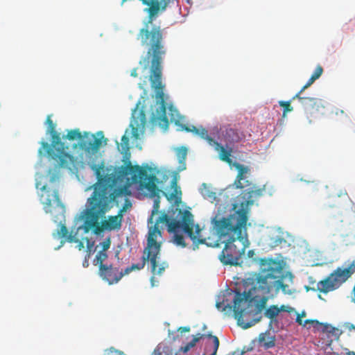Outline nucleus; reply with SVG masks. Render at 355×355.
<instances>
[{
    "label": "nucleus",
    "instance_id": "obj_49",
    "mask_svg": "<svg viewBox=\"0 0 355 355\" xmlns=\"http://www.w3.org/2000/svg\"><path fill=\"white\" fill-rule=\"evenodd\" d=\"M333 333L340 335L341 332H339V329L337 328H333Z\"/></svg>",
    "mask_w": 355,
    "mask_h": 355
},
{
    "label": "nucleus",
    "instance_id": "obj_42",
    "mask_svg": "<svg viewBox=\"0 0 355 355\" xmlns=\"http://www.w3.org/2000/svg\"><path fill=\"white\" fill-rule=\"evenodd\" d=\"M296 322H297L300 325H302V326L304 327V321L302 320V317H301V315H300V314H298V315H297V316Z\"/></svg>",
    "mask_w": 355,
    "mask_h": 355
},
{
    "label": "nucleus",
    "instance_id": "obj_22",
    "mask_svg": "<svg viewBox=\"0 0 355 355\" xmlns=\"http://www.w3.org/2000/svg\"><path fill=\"white\" fill-rule=\"evenodd\" d=\"M204 337H205V334H198L197 335L193 336V339L190 342L187 343L185 345V346L182 347L180 348V350L182 351L183 352H187L192 347H193L200 339H202Z\"/></svg>",
    "mask_w": 355,
    "mask_h": 355
},
{
    "label": "nucleus",
    "instance_id": "obj_37",
    "mask_svg": "<svg viewBox=\"0 0 355 355\" xmlns=\"http://www.w3.org/2000/svg\"><path fill=\"white\" fill-rule=\"evenodd\" d=\"M140 123L139 125L144 126L146 123V115L145 113L143 111L140 112ZM139 125V124H137Z\"/></svg>",
    "mask_w": 355,
    "mask_h": 355
},
{
    "label": "nucleus",
    "instance_id": "obj_53",
    "mask_svg": "<svg viewBox=\"0 0 355 355\" xmlns=\"http://www.w3.org/2000/svg\"><path fill=\"white\" fill-rule=\"evenodd\" d=\"M348 355H355V352L352 351L348 352Z\"/></svg>",
    "mask_w": 355,
    "mask_h": 355
},
{
    "label": "nucleus",
    "instance_id": "obj_56",
    "mask_svg": "<svg viewBox=\"0 0 355 355\" xmlns=\"http://www.w3.org/2000/svg\"><path fill=\"white\" fill-rule=\"evenodd\" d=\"M169 110H170L171 111H173V107H172V106H171V107H169Z\"/></svg>",
    "mask_w": 355,
    "mask_h": 355
},
{
    "label": "nucleus",
    "instance_id": "obj_32",
    "mask_svg": "<svg viewBox=\"0 0 355 355\" xmlns=\"http://www.w3.org/2000/svg\"><path fill=\"white\" fill-rule=\"evenodd\" d=\"M110 245H111V240H110V238L108 237L107 239H105L102 243H101V245H102V251H105L106 252L110 247Z\"/></svg>",
    "mask_w": 355,
    "mask_h": 355
},
{
    "label": "nucleus",
    "instance_id": "obj_38",
    "mask_svg": "<svg viewBox=\"0 0 355 355\" xmlns=\"http://www.w3.org/2000/svg\"><path fill=\"white\" fill-rule=\"evenodd\" d=\"M315 81V80L310 77L307 83L302 87V91H304L306 89L310 87Z\"/></svg>",
    "mask_w": 355,
    "mask_h": 355
},
{
    "label": "nucleus",
    "instance_id": "obj_6",
    "mask_svg": "<svg viewBox=\"0 0 355 355\" xmlns=\"http://www.w3.org/2000/svg\"><path fill=\"white\" fill-rule=\"evenodd\" d=\"M50 134L52 139V147H50L47 142L43 141L42 143V148L39 149V153L42 154L43 150L46 151L49 157L53 160L56 163V166L60 168L71 169L75 166L78 162V159L67 152L69 150V148L61 141L60 134L56 130L50 132Z\"/></svg>",
    "mask_w": 355,
    "mask_h": 355
},
{
    "label": "nucleus",
    "instance_id": "obj_44",
    "mask_svg": "<svg viewBox=\"0 0 355 355\" xmlns=\"http://www.w3.org/2000/svg\"><path fill=\"white\" fill-rule=\"evenodd\" d=\"M59 179V175H53L51 179H50V182L51 184H54L55 183V182H57Z\"/></svg>",
    "mask_w": 355,
    "mask_h": 355
},
{
    "label": "nucleus",
    "instance_id": "obj_19",
    "mask_svg": "<svg viewBox=\"0 0 355 355\" xmlns=\"http://www.w3.org/2000/svg\"><path fill=\"white\" fill-rule=\"evenodd\" d=\"M55 238H63L66 239V240L69 242H76L78 239H76L75 236H73L71 233L69 234V231L64 224H61L60 226V229L53 234Z\"/></svg>",
    "mask_w": 355,
    "mask_h": 355
},
{
    "label": "nucleus",
    "instance_id": "obj_10",
    "mask_svg": "<svg viewBox=\"0 0 355 355\" xmlns=\"http://www.w3.org/2000/svg\"><path fill=\"white\" fill-rule=\"evenodd\" d=\"M100 276L109 284L117 283L124 275L123 272H119L118 268L112 266L101 265L99 268Z\"/></svg>",
    "mask_w": 355,
    "mask_h": 355
},
{
    "label": "nucleus",
    "instance_id": "obj_5",
    "mask_svg": "<svg viewBox=\"0 0 355 355\" xmlns=\"http://www.w3.org/2000/svg\"><path fill=\"white\" fill-rule=\"evenodd\" d=\"M160 223L167 225L169 232H176L179 229H182L194 243H205L206 239L200 236L201 230L199 225H196V232H193V216L189 211H184L183 212L181 220H171L167 214H162L156 220L155 225L149 228L147 238L148 241L150 236H152L155 246H159L160 250L161 243L157 241L158 236H162V232L159 227V224Z\"/></svg>",
    "mask_w": 355,
    "mask_h": 355
},
{
    "label": "nucleus",
    "instance_id": "obj_14",
    "mask_svg": "<svg viewBox=\"0 0 355 355\" xmlns=\"http://www.w3.org/2000/svg\"><path fill=\"white\" fill-rule=\"evenodd\" d=\"M216 151L219 152V158L220 160L231 164L232 160L231 159L232 153V148L226 145V148L223 146L220 143L216 141L213 146Z\"/></svg>",
    "mask_w": 355,
    "mask_h": 355
},
{
    "label": "nucleus",
    "instance_id": "obj_58",
    "mask_svg": "<svg viewBox=\"0 0 355 355\" xmlns=\"http://www.w3.org/2000/svg\"><path fill=\"white\" fill-rule=\"evenodd\" d=\"M243 352H241V355H243Z\"/></svg>",
    "mask_w": 355,
    "mask_h": 355
},
{
    "label": "nucleus",
    "instance_id": "obj_51",
    "mask_svg": "<svg viewBox=\"0 0 355 355\" xmlns=\"http://www.w3.org/2000/svg\"><path fill=\"white\" fill-rule=\"evenodd\" d=\"M247 204L248 205H252L253 204V200H247Z\"/></svg>",
    "mask_w": 355,
    "mask_h": 355
},
{
    "label": "nucleus",
    "instance_id": "obj_17",
    "mask_svg": "<svg viewBox=\"0 0 355 355\" xmlns=\"http://www.w3.org/2000/svg\"><path fill=\"white\" fill-rule=\"evenodd\" d=\"M240 139L239 132L233 128H226L225 130L222 132L221 140L225 142L226 145H232L239 142Z\"/></svg>",
    "mask_w": 355,
    "mask_h": 355
},
{
    "label": "nucleus",
    "instance_id": "obj_23",
    "mask_svg": "<svg viewBox=\"0 0 355 355\" xmlns=\"http://www.w3.org/2000/svg\"><path fill=\"white\" fill-rule=\"evenodd\" d=\"M171 187L173 189V191L170 194V198L174 199L176 201L180 200L181 199L182 191L177 184V180L175 178L173 179L171 181Z\"/></svg>",
    "mask_w": 355,
    "mask_h": 355
},
{
    "label": "nucleus",
    "instance_id": "obj_48",
    "mask_svg": "<svg viewBox=\"0 0 355 355\" xmlns=\"http://www.w3.org/2000/svg\"><path fill=\"white\" fill-rule=\"evenodd\" d=\"M254 254V250H249V251L248 252V257H252Z\"/></svg>",
    "mask_w": 355,
    "mask_h": 355
},
{
    "label": "nucleus",
    "instance_id": "obj_41",
    "mask_svg": "<svg viewBox=\"0 0 355 355\" xmlns=\"http://www.w3.org/2000/svg\"><path fill=\"white\" fill-rule=\"evenodd\" d=\"M178 331H180L181 334L189 332L190 327H180L178 329Z\"/></svg>",
    "mask_w": 355,
    "mask_h": 355
},
{
    "label": "nucleus",
    "instance_id": "obj_3",
    "mask_svg": "<svg viewBox=\"0 0 355 355\" xmlns=\"http://www.w3.org/2000/svg\"><path fill=\"white\" fill-rule=\"evenodd\" d=\"M247 211L240 209L227 217L214 216L211 219L213 230L225 246L218 255L225 266H238L249 245L245 230Z\"/></svg>",
    "mask_w": 355,
    "mask_h": 355
},
{
    "label": "nucleus",
    "instance_id": "obj_39",
    "mask_svg": "<svg viewBox=\"0 0 355 355\" xmlns=\"http://www.w3.org/2000/svg\"><path fill=\"white\" fill-rule=\"evenodd\" d=\"M349 331H355V326L349 322H345L343 325Z\"/></svg>",
    "mask_w": 355,
    "mask_h": 355
},
{
    "label": "nucleus",
    "instance_id": "obj_20",
    "mask_svg": "<svg viewBox=\"0 0 355 355\" xmlns=\"http://www.w3.org/2000/svg\"><path fill=\"white\" fill-rule=\"evenodd\" d=\"M259 342L262 344L265 349H270L275 345V338L269 333H261L259 336Z\"/></svg>",
    "mask_w": 355,
    "mask_h": 355
},
{
    "label": "nucleus",
    "instance_id": "obj_35",
    "mask_svg": "<svg viewBox=\"0 0 355 355\" xmlns=\"http://www.w3.org/2000/svg\"><path fill=\"white\" fill-rule=\"evenodd\" d=\"M263 190L262 189H257V190H252L249 192L250 197H259L262 195Z\"/></svg>",
    "mask_w": 355,
    "mask_h": 355
},
{
    "label": "nucleus",
    "instance_id": "obj_11",
    "mask_svg": "<svg viewBox=\"0 0 355 355\" xmlns=\"http://www.w3.org/2000/svg\"><path fill=\"white\" fill-rule=\"evenodd\" d=\"M234 166L238 170V174L234 181L236 187L237 189H243L249 187L251 183L249 180H246V174L250 171L249 168L238 162L234 163Z\"/></svg>",
    "mask_w": 355,
    "mask_h": 355
},
{
    "label": "nucleus",
    "instance_id": "obj_26",
    "mask_svg": "<svg viewBox=\"0 0 355 355\" xmlns=\"http://www.w3.org/2000/svg\"><path fill=\"white\" fill-rule=\"evenodd\" d=\"M129 141H130L129 137L126 135H124L122 136L121 144V153H124L125 155L128 154V152H129V150H130Z\"/></svg>",
    "mask_w": 355,
    "mask_h": 355
},
{
    "label": "nucleus",
    "instance_id": "obj_28",
    "mask_svg": "<svg viewBox=\"0 0 355 355\" xmlns=\"http://www.w3.org/2000/svg\"><path fill=\"white\" fill-rule=\"evenodd\" d=\"M279 105L284 107L283 116H286V113L293 111V107L291 105L290 101H279Z\"/></svg>",
    "mask_w": 355,
    "mask_h": 355
},
{
    "label": "nucleus",
    "instance_id": "obj_52",
    "mask_svg": "<svg viewBox=\"0 0 355 355\" xmlns=\"http://www.w3.org/2000/svg\"><path fill=\"white\" fill-rule=\"evenodd\" d=\"M175 118H174V116H173V114H171V121H175Z\"/></svg>",
    "mask_w": 355,
    "mask_h": 355
},
{
    "label": "nucleus",
    "instance_id": "obj_13",
    "mask_svg": "<svg viewBox=\"0 0 355 355\" xmlns=\"http://www.w3.org/2000/svg\"><path fill=\"white\" fill-rule=\"evenodd\" d=\"M290 309L289 306L285 305H282L280 307H278L277 305H271L264 311L263 314L266 318L270 320L269 324L271 326L272 322L276 320V318L280 312H289Z\"/></svg>",
    "mask_w": 355,
    "mask_h": 355
},
{
    "label": "nucleus",
    "instance_id": "obj_18",
    "mask_svg": "<svg viewBox=\"0 0 355 355\" xmlns=\"http://www.w3.org/2000/svg\"><path fill=\"white\" fill-rule=\"evenodd\" d=\"M206 337L211 339L213 343L207 342L205 348V353L202 355H216L219 347V340L217 336L211 334H205Z\"/></svg>",
    "mask_w": 355,
    "mask_h": 355
},
{
    "label": "nucleus",
    "instance_id": "obj_29",
    "mask_svg": "<svg viewBox=\"0 0 355 355\" xmlns=\"http://www.w3.org/2000/svg\"><path fill=\"white\" fill-rule=\"evenodd\" d=\"M46 124L47 125V130L49 133L55 131L56 125L52 121L50 115L46 117Z\"/></svg>",
    "mask_w": 355,
    "mask_h": 355
},
{
    "label": "nucleus",
    "instance_id": "obj_24",
    "mask_svg": "<svg viewBox=\"0 0 355 355\" xmlns=\"http://www.w3.org/2000/svg\"><path fill=\"white\" fill-rule=\"evenodd\" d=\"M176 155L179 160V162L184 165L182 170L185 169V160L187 155V149L185 147H180L176 149Z\"/></svg>",
    "mask_w": 355,
    "mask_h": 355
},
{
    "label": "nucleus",
    "instance_id": "obj_30",
    "mask_svg": "<svg viewBox=\"0 0 355 355\" xmlns=\"http://www.w3.org/2000/svg\"><path fill=\"white\" fill-rule=\"evenodd\" d=\"M322 72H323V69L322 67L320 66V65H318L317 66V67L315 68L313 73L311 75V78L316 80L317 79H318L322 74Z\"/></svg>",
    "mask_w": 355,
    "mask_h": 355
},
{
    "label": "nucleus",
    "instance_id": "obj_55",
    "mask_svg": "<svg viewBox=\"0 0 355 355\" xmlns=\"http://www.w3.org/2000/svg\"><path fill=\"white\" fill-rule=\"evenodd\" d=\"M318 298L322 300V296L320 295H318Z\"/></svg>",
    "mask_w": 355,
    "mask_h": 355
},
{
    "label": "nucleus",
    "instance_id": "obj_47",
    "mask_svg": "<svg viewBox=\"0 0 355 355\" xmlns=\"http://www.w3.org/2000/svg\"><path fill=\"white\" fill-rule=\"evenodd\" d=\"M77 242H78V249L80 250L82 248H84V244L83 242L79 241L78 240Z\"/></svg>",
    "mask_w": 355,
    "mask_h": 355
},
{
    "label": "nucleus",
    "instance_id": "obj_1",
    "mask_svg": "<svg viewBox=\"0 0 355 355\" xmlns=\"http://www.w3.org/2000/svg\"><path fill=\"white\" fill-rule=\"evenodd\" d=\"M91 168L94 171L97 181L93 184L94 191L87 199L88 207L83 212V228L85 232L92 230L96 235L104 231L119 230L121 227L123 214L125 207H123L116 216L105 218L115 204L119 205V199L131 195L130 184H121L116 172L105 174V165L93 164Z\"/></svg>",
    "mask_w": 355,
    "mask_h": 355
},
{
    "label": "nucleus",
    "instance_id": "obj_36",
    "mask_svg": "<svg viewBox=\"0 0 355 355\" xmlns=\"http://www.w3.org/2000/svg\"><path fill=\"white\" fill-rule=\"evenodd\" d=\"M349 270V277L355 272V259L353 260L349 266L345 268Z\"/></svg>",
    "mask_w": 355,
    "mask_h": 355
},
{
    "label": "nucleus",
    "instance_id": "obj_45",
    "mask_svg": "<svg viewBox=\"0 0 355 355\" xmlns=\"http://www.w3.org/2000/svg\"><path fill=\"white\" fill-rule=\"evenodd\" d=\"M130 76L132 77H135V78L137 77V76H138L137 68H134L133 69H132Z\"/></svg>",
    "mask_w": 355,
    "mask_h": 355
},
{
    "label": "nucleus",
    "instance_id": "obj_12",
    "mask_svg": "<svg viewBox=\"0 0 355 355\" xmlns=\"http://www.w3.org/2000/svg\"><path fill=\"white\" fill-rule=\"evenodd\" d=\"M338 287L336 286V283L333 280L332 277L329 275L328 277L324 278V279L318 282L316 285V288H306V291L309 289L313 291H319L320 293H322L324 294L328 293L329 292L333 291L337 289Z\"/></svg>",
    "mask_w": 355,
    "mask_h": 355
},
{
    "label": "nucleus",
    "instance_id": "obj_31",
    "mask_svg": "<svg viewBox=\"0 0 355 355\" xmlns=\"http://www.w3.org/2000/svg\"><path fill=\"white\" fill-rule=\"evenodd\" d=\"M175 243L182 247L186 246V243H184V236L182 234H175L174 236Z\"/></svg>",
    "mask_w": 355,
    "mask_h": 355
},
{
    "label": "nucleus",
    "instance_id": "obj_27",
    "mask_svg": "<svg viewBox=\"0 0 355 355\" xmlns=\"http://www.w3.org/2000/svg\"><path fill=\"white\" fill-rule=\"evenodd\" d=\"M203 189H201V194L205 198L214 199L215 198V193L211 191L206 186L205 184H203Z\"/></svg>",
    "mask_w": 355,
    "mask_h": 355
},
{
    "label": "nucleus",
    "instance_id": "obj_21",
    "mask_svg": "<svg viewBox=\"0 0 355 355\" xmlns=\"http://www.w3.org/2000/svg\"><path fill=\"white\" fill-rule=\"evenodd\" d=\"M304 91H302V89L299 91L298 93H297L293 97V100L294 99H298L299 101L302 105H306L308 103L309 104H316L317 102L319 101L318 98H313V97H306V96H302V94Z\"/></svg>",
    "mask_w": 355,
    "mask_h": 355
},
{
    "label": "nucleus",
    "instance_id": "obj_9",
    "mask_svg": "<svg viewBox=\"0 0 355 355\" xmlns=\"http://www.w3.org/2000/svg\"><path fill=\"white\" fill-rule=\"evenodd\" d=\"M57 187V186H52L51 189L47 185L42 186L40 200L43 205L44 211L52 215L54 222L57 223L59 220L61 223L65 208L59 198Z\"/></svg>",
    "mask_w": 355,
    "mask_h": 355
},
{
    "label": "nucleus",
    "instance_id": "obj_40",
    "mask_svg": "<svg viewBox=\"0 0 355 355\" xmlns=\"http://www.w3.org/2000/svg\"><path fill=\"white\" fill-rule=\"evenodd\" d=\"M132 137L135 139H138L139 137V133H138V128L132 126Z\"/></svg>",
    "mask_w": 355,
    "mask_h": 355
},
{
    "label": "nucleus",
    "instance_id": "obj_34",
    "mask_svg": "<svg viewBox=\"0 0 355 355\" xmlns=\"http://www.w3.org/2000/svg\"><path fill=\"white\" fill-rule=\"evenodd\" d=\"M114 354L122 355L123 352L115 349L114 347H110L109 349H107L105 351V355H114Z\"/></svg>",
    "mask_w": 355,
    "mask_h": 355
},
{
    "label": "nucleus",
    "instance_id": "obj_4",
    "mask_svg": "<svg viewBox=\"0 0 355 355\" xmlns=\"http://www.w3.org/2000/svg\"><path fill=\"white\" fill-rule=\"evenodd\" d=\"M116 173L120 182H123L124 178L129 180L128 176L131 175L132 182H139L140 187L146 189L149 193L150 197L154 198L153 209L148 218V223H153V216L158 213L160 203L161 190L156 185L158 182L156 175H148L146 169L138 165H132L128 159L125 161V164L119 168Z\"/></svg>",
    "mask_w": 355,
    "mask_h": 355
},
{
    "label": "nucleus",
    "instance_id": "obj_43",
    "mask_svg": "<svg viewBox=\"0 0 355 355\" xmlns=\"http://www.w3.org/2000/svg\"><path fill=\"white\" fill-rule=\"evenodd\" d=\"M304 327L307 324H319L318 321V320H306L304 321Z\"/></svg>",
    "mask_w": 355,
    "mask_h": 355
},
{
    "label": "nucleus",
    "instance_id": "obj_7",
    "mask_svg": "<svg viewBox=\"0 0 355 355\" xmlns=\"http://www.w3.org/2000/svg\"><path fill=\"white\" fill-rule=\"evenodd\" d=\"M95 135L89 132H81L78 128L73 129L67 131L66 135L62 136V139H68L69 141L78 140V144H74L72 146L73 150L78 148L83 152L79 155L80 159H83V153L87 156H92L98 153L101 145L102 139L104 136L102 132Z\"/></svg>",
    "mask_w": 355,
    "mask_h": 355
},
{
    "label": "nucleus",
    "instance_id": "obj_15",
    "mask_svg": "<svg viewBox=\"0 0 355 355\" xmlns=\"http://www.w3.org/2000/svg\"><path fill=\"white\" fill-rule=\"evenodd\" d=\"M330 275L336 286L339 288L343 283L345 282L349 278V269H345V268H342L338 267L331 272Z\"/></svg>",
    "mask_w": 355,
    "mask_h": 355
},
{
    "label": "nucleus",
    "instance_id": "obj_54",
    "mask_svg": "<svg viewBox=\"0 0 355 355\" xmlns=\"http://www.w3.org/2000/svg\"><path fill=\"white\" fill-rule=\"evenodd\" d=\"M300 315H301V317H302H302H304V316L306 315L305 312H302V314H301Z\"/></svg>",
    "mask_w": 355,
    "mask_h": 355
},
{
    "label": "nucleus",
    "instance_id": "obj_16",
    "mask_svg": "<svg viewBox=\"0 0 355 355\" xmlns=\"http://www.w3.org/2000/svg\"><path fill=\"white\" fill-rule=\"evenodd\" d=\"M182 129L186 130L187 132H191L195 135H199L202 139L206 140L208 142V144L211 146H213L214 144L216 142V141H215L210 136L208 135L207 130L204 128H198L195 126L189 128L186 125H183Z\"/></svg>",
    "mask_w": 355,
    "mask_h": 355
},
{
    "label": "nucleus",
    "instance_id": "obj_50",
    "mask_svg": "<svg viewBox=\"0 0 355 355\" xmlns=\"http://www.w3.org/2000/svg\"><path fill=\"white\" fill-rule=\"evenodd\" d=\"M221 306H222V303L221 302H217L216 303V307L218 309H220Z\"/></svg>",
    "mask_w": 355,
    "mask_h": 355
},
{
    "label": "nucleus",
    "instance_id": "obj_8",
    "mask_svg": "<svg viewBox=\"0 0 355 355\" xmlns=\"http://www.w3.org/2000/svg\"><path fill=\"white\" fill-rule=\"evenodd\" d=\"M160 249L159 246H155L152 236H150L149 241L147 242L146 247L144 250L142 261L139 263H134L131 266L125 268L123 272L124 275L128 274L134 270L143 269L147 261L150 263V271L153 275H161L165 269L168 267V263L166 262L162 263L157 268V259L160 253ZM155 277L153 276L150 279L152 286H154Z\"/></svg>",
    "mask_w": 355,
    "mask_h": 355
},
{
    "label": "nucleus",
    "instance_id": "obj_25",
    "mask_svg": "<svg viewBox=\"0 0 355 355\" xmlns=\"http://www.w3.org/2000/svg\"><path fill=\"white\" fill-rule=\"evenodd\" d=\"M107 258V252H105V251H102V250H101V251H99V252L96 254V257H95V258H94V265H96H96H98V268H100V266H101V265H105V264L103 263V261H104Z\"/></svg>",
    "mask_w": 355,
    "mask_h": 355
},
{
    "label": "nucleus",
    "instance_id": "obj_57",
    "mask_svg": "<svg viewBox=\"0 0 355 355\" xmlns=\"http://www.w3.org/2000/svg\"><path fill=\"white\" fill-rule=\"evenodd\" d=\"M214 246H218V243H216V244L214 245Z\"/></svg>",
    "mask_w": 355,
    "mask_h": 355
},
{
    "label": "nucleus",
    "instance_id": "obj_2",
    "mask_svg": "<svg viewBox=\"0 0 355 355\" xmlns=\"http://www.w3.org/2000/svg\"><path fill=\"white\" fill-rule=\"evenodd\" d=\"M261 273L253 274L245 281V290L235 292L233 311L239 323L245 329L259 322V315L266 308L269 294L273 289L288 293V285L284 284V272L280 261L272 259H261Z\"/></svg>",
    "mask_w": 355,
    "mask_h": 355
},
{
    "label": "nucleus",
    "instance_id": "obj_33",
    "mask_svg": "<svg viewBox=\"0 0 355 355\" xmlns=\"http://www.w3.org/2000/svg\"><path fill=\"white\" fill-rule=\"evenodd\" d=\"M164 355H176V353L174 352L173 351L172 349H171L170 347H166L164 349ZM155 355H163L162 352H157L156 351H155Z\"/></svg>",
    "mask_w": 355,
    "mask_h": 355
},
{
    "label": "nucleus",
    "instance_id": "obj_46",
    "mask_svg": "<svg viewBox=\"0 0 355 355\" xmlns=\"http://www.w3.org/2000/svg\"><path fill=\"white\" fill-rule=\"evenodd\" d=\"M132 206V204L131 202H130V200L128 199H125V204L123 207H125V210L128 208V207H130Z\"/></svg>",
    "mask_w": 355,
    "mask_h": 355
}]
</instances>
